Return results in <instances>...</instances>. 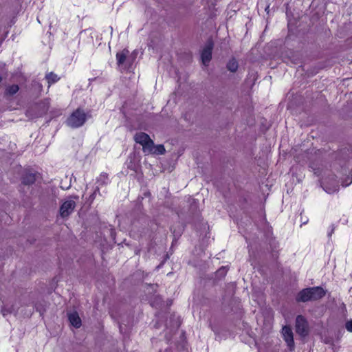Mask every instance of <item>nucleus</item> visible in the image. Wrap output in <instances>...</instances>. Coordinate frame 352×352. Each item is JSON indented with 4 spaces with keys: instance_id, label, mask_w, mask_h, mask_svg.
Here are the masks:
<instances>
[{
    "instance_id": "obj_1",
    "label": "nucleus",
    "mask_w": 352,
    "mask_h": 352,
    "mask_svg": "<svg viewBox=\"0 0 352 352\" xmlns=\"http://www.w3.org/2000/svg\"><path fill=\"white\" fill-rule=\"evenodd\" d=\"M324 291L322 287H309L300 291L297 296L298 302H307L309 300H317L324 296Z\"/></svg>"
},
{
    "instance_id": "obj_2",
    "label": "nucleus",
    "mask_w": 352,
    "mask_h": 352,
    "mask_svg": "<svg viewBox=\"0 0 352 352\" xmlns=\"http://www.w3.org/2000/svg\"><path fill=\"white\" fill-rule=\"evenodd\" d=\"M87 118L85 112L81 109H77L67 119L66 123L71 128H78L85 124Z\"/></svg>"
},
{
    "instance_id": "obj_3",
    "label": "nucleus",
    "mask_w": 352,
    "mask_h": 352,
    "mask_svg": "<svg viewBox=\"0 0 352 352\" xmlns=\"http://www.w3.org/2000/svg\"><path fill=\"white\" fill-rule=\"evenodd\" d=\"M74 199H78V197L75 196L74 197H69L65 199L60 206L59 213L62 218H66L69 217L74 210L76 203Z\"/></svg>"
},
{
    "instance_id": "obj_4",
    "label": "nucleus",
    "mask_w": 352,
    "mask_h": 352,
    "mask_svg": "<svg viewBox=\"0 0 352 352\" xmlns=\"http://www.w3.org/2000/svg\"><path fill=\"white\" fill-rule=\"evenodd\" d=\"M296 331L302 337H305L309 333L308 324L305 318L302 316H298L296 319Z\"/></svg>"
},
{
    "instance_id": "obj_5",
    "label": "nucleus",
    "mask_w": 352,
    "mask_h": 352,
    "mask_svg": "<svg viewBox=\"0 0 352 352\" xmlns=\"http://www.w3.org/2000/svg\"><path fill=\"white\" fill-rule=\"evenodd\" d=\"M282 333L285 341L287 342L288 346L292 349L294 346V341L293 337V332L289 327L285 326L282 329Z\"/></svg>"
},
{
    "instance_id": "obj_6",
    "label": "nucleus",
    "mask_w": 352,
    "mask_h": 352,
    "mask_svg": "<svg viewBox=\"0 0 352 352\" xmlns=\"http://www.w3.org/2000/svg\"><path fill=\"white\" fill-rule=\"evenodd\" d=\"M212 50V45L211 43H210L202 51L201 59H202L203 64L205 65H207L211 60Z\"/></svg>"
},
{
    "instance_id": "obj_7",
    "label": "nucleus",
    "mask_w": 352,
    "mask_h": 352,
    "mask_svg": "<svg viewBox=\"0 0 352 352\" xmlns=\"http://www.w3.org/2000/svg\"><path fill=\"white\" fill-rule=\"evenodd\" d=\"M68 318L72 326L78 328L81 325V320L77 312L74 311L68 314Z\"/></svg>"
},
{
    "instance_id": "obj_8",
    "label": "nucleus",
    "mask_w": 352,
    "mask_h": 352,
    "mask_svg": "<svg viewBox=\"0 0 352 352\" xmlns=\"http://www.w3.org/2000/svg\"><path fill=\"white\" fill-rule=\"evenodd\" d=\"M134 140L136 143L141 144L142 146L146 143V141L150 140V137L148 134L140 132L137 133L134 135Z\"/></svg>"
},
{
    "instance_id": "obj_9",
    "label": "nucleus",
    "mask_w": 352,
    "mask_h": 352,
    "mask_svg": "<svg viewBox=\"0 0 352 352\" xmlns=\"http://www.w3.org/2000/svg\"><path fill=\"white\" fill-rule=\"evenodd\" d=\"M129 51L127 50H123L116 54L117 64L119 66L122 65L125 63Z\"/></svg>"
},
{
    "instance_id": "obj_10",
    "label": "nucleus",
    "mask_w": 352,
    "mask_h": 352,
    "mask_svg": "<svg viewBox=\"0 0 352 352\" xmlns=\"http://www.w3.org/2000/svg\"><path fill=\"white\" fill-rule=\"evenodd\" d=\"M142 149L144 153H153L154 149V143L151 138L150 140L146 141V143L142 145Z\"/></svg>"
},
{
    "instance_id": "obj_11",
    "label": "nucleus",
    "mask_w": 352,
    "mask_h": 352,
    "mask_svg": "<svg viewBox=\"0 0 352 352\" xmlns=\"http://www.w3.org/2000/svg\"><path fill=\"white\" fill-rule=\"evenodd\" d=\"M36 180L35 175L33 173H28L23 177V184L25 185L32 184Z\"/></svg>"
},
{
    "instance_id": "obj_12",
    "label": "nucleus",
    "mask_w": 352,
    "mask_h": 352,
    "mask_svg": "<svg viewBox=\"0 0 352 352\" xmlns=\"http://www.w3.org/2000/svg\"><path fill=\"white\" fill-rule=\"evenodd\" d=\"M238 63L234 58H232L227 64V68L231 72H235L238 69Z\"/></svg>"
},
{
    "instance_id": "obj_13",
    "label": "nucleus",
    "mask_w": 352,
    "mask_h": 352,
    "mask_svg": "<svg viewBox=\"0 0 352 352\" xmlns=\"http://www.w3.org/2000/svg\"><path fill=\"white\" fill-rule=\"evenodd\" d=\"M46 79L47 80L48 83L51 84L57 82L59 80V78L56 74L51 72L46 75Z\"/></svg>"
},
{
    "instance_id": "obj_14",
    "label": "nucleus",
    "mask_w": 352,
    "mask_h": 352,
    "mask_svg": "<svg viewBox=\"0 0 352 352\" xmlns=\"http://www.w3.org/2000/svg\"><path fill=\"white\" fill-rule=\"evenodd\" d=\"M19 91V86L16 85H12L11 86H9L6 89V94L8 95H14Z\"/></svg>"
},
{
    "instance_id": "obj_15",
    "label": "nucleus",
    "mask_w": 352,
    "mask_h": 352,
    "mask_svg": "<svg viewBox=\"0 0 352 352\" xmlns=\"http://www.w3.org/2000/svg\"><path fill=\"white\" fill-rule=\"evenodd\" d=\"M109 178L106 173H102L98 178V182L101 184H107L108 183Z\"/></svg>"
},
{
    "instance_id": "obj_16",
    "label": "nucleus",
    "mask_w": 352,
    "mask_h": 352,
    "mask_svg": "<svg viewBox=\"0 0 352 352\" xmlns=\"http://www.w3.org/2000/svg\"><path fill=\"white\" fill-rule=\"evenodd\" d=\"M164 153H165V148L162 144L157 145L155 147L154 146L153 153L162 155Z\"/></svg>"
},
{
    "instance_id": "obj_17",
    "label": "nucleus",
    "mask_w": 352,
    "mask_h": 352,
    "mask_svg": "<svg viewBox=\"0 0 352 352\" xmlns=\"http://www.w3.org/2000/svg\"><path fill=\"white\" fill-rule=\"evenodd\" d=\"M345 328L349 332H352V319L346 322Z\"/></svg>"
},
{
    "instance_id": "obj_18",
    "label": "nucleus",
    "mask_w": 352,
    "mask_h": 352,
    "mask_svg": "<svg viewBox=\"0 0 352 352\" xmlns=\"http://www.w3.org/2000/svg\"><path fill=\"white\" fill-rule=\"evenodd\" d=\"M227 272V269L225 267H222L217 272V274L221 276H224Z\"/></svg>"
},
{
    "instance_id": "obj_19",
    "label": "nucleus",
    "mask_w": 352,
    "mask_h": 352,
    "mask_svg": "<svg viewBox=\"0 0 352 352\" xmlns=\"http://www.w3.org/2000/svg\"><path fill=\"white\" fill-rule=\"evenodd\" d=\"M98 191H99V188H98V187H97L96 189L95 190V191L90 196V199L94 200L96 197V195L97 192H98Z\"/></svg>"
},
{
    "instance_id": "obj_20",
    "label": "nucleus",
    "mask_w": 352,
    "mask_h": 352,
    "mask_svg": "<svg viewBox=\"0 0 352 352\" xmlns=\"http://www.w3.org/2000/svg\"><path fill=\"white\" fill-rule=\"evenodd\" d=\"M1 313L5 316L6 315V314L11 313V311L3 308L1 309Z\"/></svg>"
},
{
    "instance_id": "obj_21",
    "label": "nucleus",
    "mask_w": 352,
    "mask_h": 352,
    "mask_svg": "<svg viewBox=\"0 0 352 352\" xmlns=\"http://www.w3.org/2000/svg\"><path fill=\"white\" fill-rule=\"evenodd\" d=\"M45 104H46V105H47V107H46L45 111H47V110L48 109V104H49V102H48V101H47V100H46Z\"/></svg>"
},
{
    "instance_id": "obj_22",
    "label": "nucleus",
    "mask_w": 352,
    "mask_h": 352,
    "mask_svg": "<svg viewBox=\"0 0 352 352\" xmlns=\"http://www.w3.org/2000/svg\"><path fill=\"white\" fill-rule=\"evenodd\" d=\"M1 80H2V78H1V77L0 76V82H1Z\"/></svg>"
}]
</instances>
